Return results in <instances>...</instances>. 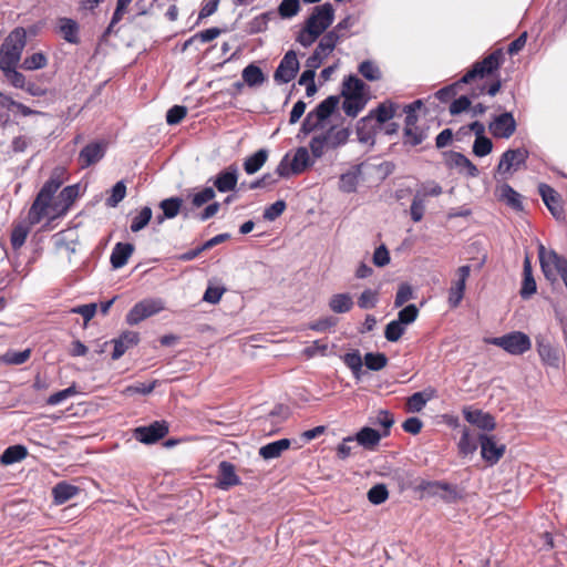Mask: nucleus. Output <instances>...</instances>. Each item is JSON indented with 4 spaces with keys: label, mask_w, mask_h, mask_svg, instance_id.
Wrapping results in <instances>:
<instances>
[{
    "label": "nucleus",
    "mask_w": 567,
    "mask_h": 567,
    "mask_svg": "<svg viewBox=\"0 0 567 567\" xmlns=\"http://www.w3.org/2000/svg\"><path fill=\"white\" fill-rule=\"evenodd\" d=\"M504 61V53L502 49L493 51L491 54L485 56L482 61L475 62L471 70H468L458 81L440 89L435 96L441 102H446L454 97L457 93V89L462 84H468L476 79H484L487 75L493 74L497 71Z\"/></svg>",
    "instance_id": "1"
},
{
    "label": "nucleus",
    "mask_w": 567,
    "mask_h": 567,
    "mask_svg": "<svg viewBox=\"0 0 567 567\" xmlns=\"http://www.w3.org/2000/svg\"><path fill=\"white\" fill-rule=\"evenodd\" d=\"M351 131L348 127L330 126L328 130L312 136L309 148L312 156L321 158L329 150H337L346 145L349 141Z\"/></svg>",
    "instance_id": "2"
},
{
    "label": "nucleus",
    "mask_w": 567,
    "mask_h": 567,
    "mask_svg": "<svg viewBox=\"0 0 567 567\" xmlns=\"http://www.w3.org/2000/svg\"><path fill=\"white\" fill-rule=\"evenodd\" d=\"M398 480L402 481L400 493L411 491L421 493L425 496H453L455 495L454 486L444 482H429L422 478L412 480L406 472L398 474Z\"/></svg>",
    "instance_id": "3"
},
{
    "label": "nucleus",
    "mask_w": 567,
    "mask_h": 567,
    "mask_svg": "<svg viewBox=\"0 0 567 567\" xmlns=\"http://www.w3.org/2000/svg\"><path fill=\"white\" fill-rule=\"evenodd\" d=\"M25 44V30L23 28L12 30L0 47V69L18 66Z\"/></svg>",
    "instance_id": "4"
},
{
    "label": "nucleus",
    "mask_w": 567,
    "mask_h": 567,
    "mask_svg": "<svg viewBox=\"0 0 567 567\" xmlns=\"http://www.w3.org/2000/svg\"><path fill=\"white\" fill-rule=\"evenodd\" d=\"M339 104V96L330 95L309 112L301 125L300 132L305 135L323 128V122L329 118Z\"/></svg>",
    "instance_id": "5"
},
{
    "label": "nucleus",
    "mask_w": 567,
    "mask_h": 567,
    "mask_svg": "<svg viewBox=\"0 0 567 567\" xmlns=\"http://www.w3.org/2000/svg\"><path fill=\"white\" fill-rule=\"evenodd\" d=\"M60 186L61 181L58 177L52 176L49 181L45 182L29 210L28 219L30 224L35 225L41 221L47 213V208L49 207L53 195L56 193Z\"/></svg>",
    "instance_id": "6"
},
{
    "label": "nucleus",
    "mask_w": 567,
    "mask_h": 567,
    "mask_svg": "<svg viewBox=\"0 0 567 567\" xmlns=\"http://www.w3.org/2000/svg\"><path fill=\"white\" fill-rule=\"evenodd\" d=\"M485 342L499 347L512 355H522L532 348L530 338L522 331H512L502 337L487 338Z\"/></svg>",
    "instance_id": "7"
},
{
    "label": "nucleus",
    "mask_w": 567,
    "mask_h": 567,
    "mask_svg": "<svg viewBox=\"0 0 567 567\" xmlns=\"http://www.w3.org/2000/svg\"><path fill=\"white\" fill-rule=\"evenodd\" d=\"M538 258L545 278L557 281L558 276L567 268V259L553 249H546L543 244L538 245Z\"/></svg>",
    "instance_id": "8"
},
{
    "label": "nucleus",
    "mask_w": 567,
    "mask_h": 567,
    "mask_svg": "<svg viewBox=\"0 0 567 567\" xmlns=\"http://www.w3.org/2000/svg\"><path fill=\"white\" fill-rule=\"evenodd\" d=\"M529 153L526 148H509L505 151L497 165V173L507 178L514 172L518 171L526 164Z\"/></svg>",
    "instance_id": "9"
},
{
    "label": "nucleus",
    "mask_w": 567,
    "mask_h": 567,
    "mask_svg": "<svg viewBox=\"0 0 567 567\" xmlns=\"http://www.w3.org/2000/svg\"><path fill=\"white\" fill-rule=\"evenodd\" d=\"M164 309L161 299H144L137 302L126 315V322L135 326L146 318H150Z\"/></svg>",
    "instance_id": "10"
},
{
    "label": "nucleus",
    "mask_w": 567,
    "mask_h": 567,
    "mask_svg": "<svg viewBox=\"0 0 567 567\" xmlns=\"http://www.w3.org/2000/svg\"><path fill=\"white\" fill-rule=\"evenodd\" d=\"M334 20V8L331 3L326 2L316 6L306 21L310 28H313L318 33L322 34Z\"/></svg>",
    "instance_id": "11"
},
{
    "label": "nucleus",
    "mask_w": 567,
    "mask_h": 567,
    "mask_svg": "<svg viewBox=\"0 0 567 567\" xmlns=\"http://www.w3.org/2000/svg\"><path fill=\"white\" fill-rule=\"evenodd\" d=\"M517 123L512 112L496 115L488 124L491 134L496 138L507 140L516 132Z\"/></svg>",
    "instance_id": "12"
},
{
    "label": "nucleus",
    "mask_w": 567,
    "mask_h": 567,
    "mask_svg": "<svg viewBox=\"0 0 567 567\" xmlns=\"http://www.w3.org/2000/svg\"><path fill=\"white\" fill-rule=\"evenodd\" d=\"M168 433V424L165 421H155L147 426H138L133 436L143 444H154Z\"/></svg>",
    "instance_id": "13"
},
{
    "label": "nucleus",
    "mask_w": 567,
    "mask_h": 567,
    "mask_svg": "<svg viewBox=\"0 0 567 567\" xmlns=\"http://www.w3.org/2000/svg\"><path fill=\"white\" fill-rule=\"evenodd\" d=\"M444 164L452 169H456L458 174L467 177H477L478 168L462 153L450 151L443 153Z\"/></svg>",
    "instance_id": "14"
},
{
    "label": "nucleus",
    "mask_w": 567,
    "mask_h": 567,
    "mask_svg": "<svg viewBox=\"0 0 567 567\" xmlns=\"http://www.w3.org/2000/svg\"><path fill=\"white\" fill-rule=\"evenodd\" d=\"M299 71V61L295 51H288L275 71L274 79L278 83H289Z\"/></svg>",
    "instance_id": "15"
},
{
    "label": "nucleus",
    "mask_w": 567,
    "mask_h": 567,
    "mask_svg": "<svg viewBox=\"0 0 567 567\" xmlns=\"http://www.w3.org/2000/svg\"><path fill=\"white\" fill-rule=\"evenodd\" d=\"M478 441L481 444V455L483 460L492 465L497 463L505 453V445L498 444L495 436L481 434L478 436Z\"/></svg>",
    "instance_id": "16"
},
{
    "label": "nucleus",
    "mask_w": 567,
    "mask_h": 567,
    "mask_svg": "<svg viewBox=\"0 0 567 567\" xmlns=\"http://www.w3.org/2000/svg\"><path fill=\"white\" fill-rule=\"evenodd\" d=\"M106 152L104 142H93L84 146L79 154V164L82 168H86L100 162Z\"/></svg>",
    "instance_id": "17"
},
{
    "label": "nucleus",
    "mask_w": 567,
    "mask_h": 567,
    "mask_svg": "<svg viewBox=\"0 0 567 567\" xmlns=\"http://www.w3.org/2000/svg\"><path fill=\"white\" fill-rule=\"evenodd\" d=\"M238 167L231 164L216 175L214 179V186L219 193L235 190L238 183Z\"/></svg>",
    "instance_id": "18"
},
{
    "label": "nucleus",
    "mask_w": 567,
    "mask_h": 567,
    "mask_svg": "<svg viewBox=\"0 0 567 567\" xmlns=\"http://www.w3.org/2000/svg\"><path fill=\"white\" fill-rule=\"evenodd\" d=\"M539 194L548 210L557 219L564 218V208L558 193L547 184H539Z\"/></svg>",
    "instance_id": "19"
},
{
    "label": "nucleus",
    "mask_w": 567,
    "mask_h": 567,
    "mask_svg": "<svg viewBox=\"0 0 567 567\" xmlns=\"http://www.w3.org/2000/svg\"><path fill=\"white\" fill-rule=\"evenodd\" d=\"M470 272L471 267L468 265L457 269L458 279L452 285L449 291V305L451 308H456L461 303Z\"/></svg>",
    "instance_id": "20"
},
{
    "label": "nucleus",
    "mask_w": 567,
    "mask_h": 567,
    "mask_svg": "<svg viewBox=\"0 0 567 567\" xmlns=\"http://www.w3.org/2000/svg\"><path fill=\"white\" fill-rule=\"evenodd\" d=\"M464 419L483 431H493L496 426L494 417L478 409L465 408L463 410Z\"/></svg>",
    "instance_id": "21"
},
{
    "label": "nucleus",
    "mask_w": 567,
    "mask_h": 567,
    "mask_svg": "<svg viewBox=\"0 0 567 567\" xmlns=\"http://www.w3.org/2000/svg\"><path fill=\"white\" fill-rule=\"evenodd\" d=\"M379 126L372 121V116H364L357 122L355 132L361 144L373 146Z\"/></svg>",
    "instance_id": "22"
},
{
    "label": "nucleus",
    "mask_w": 567,
    "mask_h": 567,
    "mask_svg": "<svg viewBox=\"0 0 567 567\" xmlns=\"http://www.w3.org/2000/svg\"><path fill=\"white\" fill-rule=\"evenodd\" d=\"M537 352L542 361L550 367L558 368L560 363L559 351L551 346V343L544 337L536 338Z\"/></svg>",
    "instance_id": "23"
},
{
    "label": "nucleus",
    "mask_w": 567,
    "mask_h": 567,
    "mask_svg": "<svg viewBox=\"0 0 567 567\" xmlns=\"http://www.w3.org/2000/svg\"><path fill=\"white\" fill-rule=\"evenodd\" d=\"M114 343L112 353L113 360H118L128 349L140 342V334L135 331H124L118 338L111 341Z\"/></svg>",
    "instance_id": "24"
},
{
    "label": "nucleus",
    "mask_w": 567,
    "mask_h": 567,
    "mask_svg": "<svg viewBox=\"0 0 567 567\" xmlns=\"http://www.w3.org/2000/svg\"><path fill=\"white\" fill-rule=\"evenodd\" d=\"M382 437H385L379 430L371 426L362 427L353 437L358 444L367 450H374Z\"/></svg>",
    "instance_id": "25"
},
{
    "label": "nucleus",
    "mask_w": 567,
    "mask_h": 567,
    "mask_svg": "<svg viewBox=\"0 0 567 567\" xmlns=\"http://www.w3.org/2000/svg\"><path fill=\"white\" fill-rule=\"evenodd\" d=\"M239 478L235 473V466L229 462H221L219 464V472L216 481V486L223 491H227L230 486L238 484Z\"/></svg>",
    "instance_id": "26"
},
{
    "label": "nucleus",
    "mask_w": 567,
    "mask_h": 567,
    "mask_svg": "<svg viewBox=\"0 0 567 567\" xmlns=\"http://www.w3.org/2000/svg\"><path fill=\"white\" fill-rule=\"evenodd\" d=\"M133 251L134 246L130 243L115 244L110 257L112 267L114 269H120L125 266Z\"/></svg>",
    "instance_id": "27"
},
{
    "label": "nucleus",
    "mask_w": 567,
    "mask_h": 567,
    "mask_svg": "<svg viewBox=\"0 0 567 567\" xmlns=\"http://www.w3.org/2000/svg\"><path fill=\"white\" fill-rule=\"evenodd\" d=\"M498 197L516 212L523 210L522 196L511 185L503 184L497 188Z\"/></svg>",
    "instance_id": "28"
},
{
    "label": "nucleus",
    "mask_w": 567,
    "mask_h": 567,
    "mask_svg": "<svg viewBox=\"0 0 567 567\" xmlns=\"http://www.w3.org/2000/svg\"><path fill=\"white\" fill-rule=\"evenodd\" d=\"M290 440L281 439L261 446L259 449V455L264 460L277 458L282 454V452L287 451L290 447Z\"/></svg>",
    "instance_id": "29"
},
{
    "label": "nucleus",
    "mask_w": 567,
    "mask_h": 567,
    "mask_svg": "<svg viewBox=\"0 0 567 567\" xmlns=\"http://www.w3.org/2000/svg\"><path fill=\"white\" fill-rule=\"evenodd\" d=\"M344 97L342 103L343 112L351 117H355L367 105V97L364 95H342Z\"/></svg>",
    "instance_id": "30"
},
{
    "label": "nucleus",
    "mask_w": 567,
    "mask_h": 567,
    "mask_svg": "<svg viewBox=\"0 0 567 567\" xmlns=\"http://www.w3.org/2000/svg\"><path fill=\"white\" fill-rule=\"evenodd\" d=\"M293 175L305 172L308 167L315 164L311 159L310 153L307 147L300 146L296 150L291 158Z\"/></svg>",
    "instance_id": "31"
},
{
    "label": "nucleus",
    "mask_w": 567,
    "mask_h": 567,
    "mask_svg": "<svg viewBox=\"0 0 567 567\" xmlns=\"http://www.w3.org/2000/svg\"><path fill=\"white\" fill-rule=\"evenodd\" d=\"M241 78L244 83L249 87L260 86L266 81V75L262 70L254 63L248 64L243 70Z\"/></svg>",
    "instance_id": "32"
},
{
    "label": "nucleus",
    "mask_w": 567,
    "mask_h": 567,
    "mask_svg": "<svg viewBox=\"0 0 567 567\" xmlns=\"http://www.w3.org/2000/svg\"><path fill=\"white\" fill-rule=\"evenodd\" d=\"M354 302L350 293H336L332 295L329 299V309L334 313H346L349 312Z\"/></svg>",
    "instance_id": "33"
},
{
    "label": "nucleus",
    "mask_w": 567,
    "mask_h": 567,
    "mask_svg": "<svg viewBox=\"0 0 567 567\" xmlns=\"http://www.w3.org/2000/svg\"><path fill=\"white\" fill-rule=\"evenodd\" d=\"M395 115V105L392 102H383L378 105L377 109L371 110L368 116H372V121L377 122V125L384 124L393 118Z\"/></svg>",
    "instance_id": "34"
},
{
    "label": "nucleus",
    "mask_w": 567,
    "mask_h": 567,
    "mask_svg": "<svg viewBox=\"0 0 567 567\" xmlns=\"http://www.w3.org/2000/svg\"><path fill=\"white\" fill-rule=\"evenodd\" d=\"M268 151L260 148L244 161V169L248 175L257 173L266 163Z\"/></svg>",
    "instance_id": "35"
},
{
    "label": "nucleus",
    "mask_w": 567,
    "mask_h": 567,
    "mask_svg": "<svg viewBox=\"0 0 567 567\" xmlns=\"http://www.w3.org/2000/svg\"><path fill=\"white\" fill-rule=\"evenodd\" d=\"M434 390L427 389L422 392H415L412 394L406 402L409 412H420L426 405L427 401H430L434 396Z\"/></svg>",
    "instance_id": "36"
},
{
    "label": "nucleus",
    "mask_w": 567,
    "mask_h": 567,
    "mask_svg": "<svg viewBox=\"0 0 567 567\" xmlns=\"http://www.w3.org/2000/svg\"><path fill=\"white\" fill-rule=\"evenodd\" d=\"M394 416L386 410H379L374 416L369 417V423L374 426H381L380 432L386 437L390 429L394 424Z\"/></svg>",
    "instance_id": "37"
},
{
    "label": "nucleus",
    "mask_w": 567,
    "mask_h": 567,
    "mask_svg": "<svg viewBox=\"0 0 567 567\" xmlns=\"http://www.w3.org/2000/svg\"><path fill=\"white\" fill-rule=\"evenodd\" d=\"M28 455V450L23 445H12L7 447L0 456L2 464L11 465L20 462Z\"/></svg>",
    "instance_id": "38"
},
{
    "label": "nucleus",
    "mask_w": 567,
    "mask_h": 567,
    "mask_svg": "<svg viewBox=\"0 0 567 567\" xmlns=\"http://www.w3.org/2000/svg\"><path fill=\"white\" fill-rule=\"evenodd\" d=\"M346 34H337L332 30L328 31L323 34V37L320 39L317 50L324 54L326 56H329L330 53L334 50L339 41L344 38Z\"/></svg>",
    "instance_id": "39"
},
{
    "label": "nucleus",
    "mask_w": 567,
    "mask_h": 567,
    "mask_svg": "<svg viewBox=\"0 0 567 567\" xmlns=\"http://www.w3.org/2000/svg\"><path fill=\"white\" fill-rule=\"evenodd\" d=\"M59 30L65 41L70 43H76L79 41V25L74 20L69 18H61L59 20Z\"/></svg>",
    "instance_id": "40"
},
{
    "label": "nucleus",
    "mask_w": 567,
    "mask_h": 567,
    "mask_svg": "<svg viewBox=\"0 0 567 567\" xmlns=\"http://www.w3.org/2000/svg\"><path fill=\"white\" fill-rule=\"evenodd\" d=\"M360 175V166L355 171H349L340 176L339 189L343 193H353L357 190Z\"/></svg>",
    "instance_id": "41"
},
{
    "label": "nucleus",
    "mask_w": 567,
    "mask_h": 567,
    "mask_svg": "<svg viewBox=\"0 0 567 567\" xmlns=\"http://www.w3.org/2000/svg\"><path fill=\"white\" fill-rule=\"evenodd\" d=\"M427 138V131L425 128L413 126L411 128H403V143L410 146L420 145Z\"/></svg>",
    "instance_id": "42"
},
{
    "label": "nucleus",
    "mask_w": 567,
    "mask_h": 567,
    "mask_svg": "<svg viewBox=\"0 0 567 567\" xmlns=\"http://www.w3.org/2000/svg\"><path fill=\"white\" fill-rule=\"evenodd\" d=\"M359 73L368 81H379L382 72L374 61L365 60L359 64Z\"/></svg>",
    "instance_id": "43"
},
{
    "label": "nucleus",
    "mask_w": 567,
    "mask_h": 567,
    "mask_svg": "<svg viewBox=\"0 0 567 567\" xmlns=\"http://www.w3.org/2000/svg\"><path fill=\"white\" fill-rule=\"evenodd\" d=\"M365 84L355 75H349L343 81L342 95H363Z\"/></svg>",
    "instance_id": "44"
},
{
    "label": "nucleus",
    "mask_w": 567,
    "mask_h": 567,
    "mask_svg": "<svg viewBox=\"0 0 567 567\" xmlns=\"http://www.w3.org/2000/svg\"><path fill=\"white\" fill-rule=\"evenodd\" d=\"M270 17H271L270 12H264V13L255 17L251 21H249L247 23L246 31L249 34H257V33L264 32L268 27Z\"/></svg>",
    "instance_id": "45"
},
{
    "label": "nucleus",
    "mask_w": 567,
    "mask_h": 567,
    "mask_svg": "<svg viewBox=\"0 0 567 567\" xmlns=\"http://www.w3.org/2000/svg\"><path fill=\"white\" fill-rule=\"evenodd\" d=\"M344 364L351 370L354 378L360 379L362 372V358L358 350L346 353L343 357Z\"/></svg>",
    "instance_id": "46"
},
{
    "label": "nucleus",
    "mask_w": 567,
    "mask_h": 567,
    "mask_svg": "<svg viewBox=\"0 0 567 567\" xmlns=\"http://www.w3.org/2000/svg\"><path fill=\"white\" fill-rule=\"evenodd\" d=\"M183 200L179 197L163 199L159 207L168 219L176 217L182 208Z\"/></svg>",
    "instance_id": "47"
},
{
    "label": "nucleus",
    "mask_w": 567,
    "mask_h": 567,
    "mask_svg": "<svg viewBox=\"0 0 567 567\" xmlns=\"http://www.w3.org/2000/svg\"><path fill=\"white\" fill-rule=\"evenodd\" d=\"M31 355V350L23 351L9 350L1 357V362L10 365H20L24 363Z\"/></svg>",
    "instance_id": "48"
},
{
    "label": "nucleus",
    "mask_w": 567,
    "mask_h": 567,
    "mask_svg": "<svg viewBox=\"0 0 567 567\" xmlns=\"http://www.w3.org/2000/svg\"><path fill=\"white\" fill-rule=\"evenodd\" d=\"M151 218H152L151 207H148V206L143 207L141 209V212L135 217H133L131 226H130L131 230L133 233L141 231L148 225Z\"/></svg>",
    "instance_id": "49"
},
{
    "label": "nucleus",
    "mask_w": 567,
    "mask_h": 567,
    "mask_svg": "<svg viewBox=\"0 0 567 567\" xmlns=\"http://www.w3.org/2000/svg\"><path fill=\"white\" fill-rule=\"evenodd\" d=\"M219 34L220 29L218 28H209L198 32L184 43L183 51H185L195 41H200L202 43L209 42L216 39Z\"/></svg>",
    "instance_id": "50"
},
{
    "label": "nucleus",
    "mask_w": 567,
    "mask_h": 567,
    "mask_svg": "<svg viewBox=\"0 0 567 567\" xmlns=\"http://www.w3.org/2000/svg\"><path fill=\"white\" fill-rule=\"evenodd\" d=\"M48 64V59L42 52H35L27 56L21 66L28 71L43 69Z\"/></svg>",
    "instance_id": "51"
},
{
    "label": "nucleus",
    "mask_w": 567,
    "mask_h": 567,
    "mask_svg": "<svg viewBox=\"0 0 567 567\" xmlns=\"http://www.w3.org/2000/svg\"><path fill=\"white\" fill-rule=\"evenodd\" d=\"M7 81L17 89L25 86V76L17 70V66L0 69Z\"/></svg>",
    "instance_id": "52"
},
{
    "label": "nucleus",
    "mask_w": 567,
    "mask_h": 567,
    "mask_svg": "<svg viewBox=\"0 0 567 567\" xmlns=\"http://www.w3.org/2000/svg\"><path fill=\"white\" fill-rule=\"evenodd\" d=\"M425 202L426 199L423 198V195H419L417 193L414 194L410 207V215L414 223L422 220L425 212Z\"/></svg>",
    "instance_id": "53"
},
{
    "label": "nucleus",
    "mask_w": 567,
    "mask_h": 567,
    "mask_svg": "<svg viewBox=\"0 0 567 567\" xmlns=\"http://www.w3.org/2000/svg\"><path fill=\"white\" fill-rule=\"evenodd\" d=\"M83 492L79 485L60 482L52 488V496H76Z\"/></svg>",
    "instance_id": "54"
},
{
    "label": "nucleus",
    "mask_w": 567,
    "mask_h": 567,
    "mask_svg": "<svg viewBox=\"0 0 567 567\" xmlns=\"http://www.w3.org/2000/svg\"><path fill=\"white\" fill-rule=\"evenodd\" d=\"M364 363L369 370L380 371L386 365L388 358L383 353L369 352L364 355Z\"/></svg>",
    "instance_id": "55"
},
{
    "label": "nucleus",
    "mask_w": 567,
    "mask_h": 567,
    "mask_svg": "<svg viewBox=\"0 0 567 567\" xmlns=\"http://www.w3.org/2000/svg\"><path fill=\"white\" fill-rule=\"evenodd\" d=\"M300 10L299 0H282L278 7V13L282 19H290Z\"/></svg>",
    "instance_id": "56"
},
{
    "label": "nucleus",
    "mask_w": 567,
    "mask_h": 567,
    "mask_svg": "<svg viewBox=\"0 0 567 567\" xmlns=\"http://www.w3.org/2000/svg\"><path fill=\"white\" fill-rule=\"evenodd\" d=\"M417 315V307L415 305H408L399 311L398 318L395 320L406 327L416 320Z\"/></svg>",
    "instance_id": "57"
},
{
    "label": "nucleus",
    "mask_w": 567,
    "mask_h": 567,
    "mask_svg": "<svg viewBox=\"0 0 567 567\" xmlns=\"http://www.w3.org/2000/svg\"><path fill=\"white\" fill-rule=\"evenodd\" d=\"M126 195V186L123 181L117 182L111 190V196L106 199V205L109 207H116L120 202L124 199Z\"/></svg>",
    "instance_id": "58"
},
{
    "label": "nucleus",
    "mask_w": 567,
    "mask_h": 567,
    "mask_svg": "<svg viewBox=\"0 0 567 567\" xmlns=\"http://www.w3.org/2000/svg\"><path fill=\"white\" fill-rule=\"evenodd\" d=\"M215 196H216L215 189L209 186L203 188L202 190H199L193 195H189L194 207H200V206L205 205L206 203L214 199Z\"/></svg>",
    "instance_id": "59"
},
{
    "label": "nucleus",
    "mask_w": 567,
    "mask_h": 567,
    "mask_svg": "<svg viewBox=\"0 0 567 567\" xmlns=\"http://www.w3.org/2000/svg\"><path fill=\"white\" fill-rule=\"evenodd\" d=\"M405 327L396 320L390 321L384 330V337L390 342L398 341L404 333Z\"/></svg>",
    "instance_id": "60"
},
{
    "label": "nucleus",
    "mask_w": 567,
    "mask_h": 567,
    "mask_svg": "<svg viewBox=\"0 0 567 567\" xmlns=\"http://www.w3.org/2000/svg\"><path fill=\"white\" fill-rule=\"evenodd\" d=\"M321 34L318 33L313 28L305 24V28L300 31L297 41L305 48L310 47Z\"/></svg>",
    "instance_id": "61"
},
{
    "label": "nucleus",
    "mask_w": 567,
    "mask_h": 567,
    "mask_svg": "<svg viewBox=\"0 0 567 567\" xmlns=\"http://www.w3.org/2000/svg\"><path fill=\"white\" fill-rule=\"evenodd\" d=\"M458 447L461 452L464 454H471L477 449V443L467 429H464L462 432V436L458 442Z\"/></svg>",
    "instance_id": "62"
},
{
    "label": "nucleus",
    "mask_w": 567,
    "mask_h": 567,
    "mask_svg": "<svg viewBox=\"0 0 567 567\" xmlns=\"http://www.w3.org/2000/svg\"><path fill=\"white\" fill-rule=\"evenodd\" d=\"M442 192V186L439 183L434 181H429L426 183H423L420 186V188L416 189L415 193H417L419 195H423V198L426 199L429 196H440Z\"/></svg>",
    "instance_id": "63"
},
{
    "label": "nucleus",
    "mask_w": 567,
    "mask_h": 567,
    "mask_svg": "<svg viewBox=\"0 0 567 567\" xmlns=\"http://www.w3.org/2000/svg\"><path fill=\"white\" fill-rule=\"evenodd\" d=\"M493 150L492 141L484 136L480 138H475L473 144V153L478 157H484L488 155Z\"/></svg>",
    "instance_id": "64"
}]
</instances>
